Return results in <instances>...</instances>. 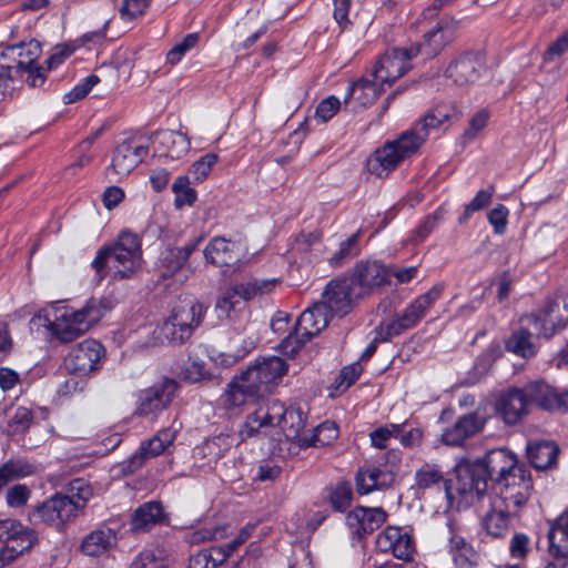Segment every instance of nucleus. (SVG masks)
<instances>
[{
    "mask_svg": "<svg viewBox=\"0 0 568 568\" xmlns=\"http://www.w3.org/2000/svg\"><path fill=\"white\" fill-rule=\"evenodd\" d=\"M460 116L454 105L437 104L410 129L377 149L367 161L368 171L378 178L387 176L400 162L420 150L433 130L439 129L446 122L458 121Z\"/></svg>",
    "mask_w": 568,
    "mask_h": 568,
    "instance_id": "nucleus-1",
    "label": "nucleus"
},
{
    "mask_svg": "<svg viewBox=\"0 0 568 568\" xmlns=\"http://www.w3.org/2000/svg\"><path fill=\"white\" fill-rule=\"evenodd\" d=\"M521 465L507 448L491 449L484 458L475 462L460 460L456 466L458 490L463 495L475 493L481 496L488 488V481L497 486Z\"/></svg>",
    "mask_w": 568,
    "mask_h": 568,
    "instance_id": "nucleus-2",
    "label": "nucleus"
},
{
    "mask_svg": "<svg viewBox=\"0 0 568 568\" xmlns=\"http://www.w3.org/2000/svg\"><path fill=\"white\" fill-rule=\"evenodd\" d=\"M141 264L142 248L138 235L123 231L113 244L104 245L97 252L91 267L100 282L110 271L115 280L130 278Z\"/></svg>",
    "mask_w": 568,
    "mask_h": 568,
    "instance_id": "nucleus-3",
    "label": "nucleus"
},
{
    "mask_svg": "<svg viewBox=\"0 0 568 568\" xmlns=\"http://www.w3.org/2000/svg\"><path fill=\"white\" fill-rule=\"evenodd\" d=\"M274 390L263 372L254 363L227 384L221 400L226 409L241 407L268 396Z\"/></svg>",
    "mask_w": 568,
    "mask_h": 568,
    "instance_id": "nucleus-4",
    "label": "nucleus"
},
{
    "mask_svg": "<svg viewBox=\"0 0 568 568\" xmlns=\"http://www.w3.org/2000/svg\"><path fill=\"white\" fill-rule=\"evenodd\" d=\"M329 315L325 303L321 302L305 310L298 316L293 332L281 342V352L288 357H294L307 341L328 325Z\"/></svg>",
    "mask_w": 568,
    "mask_h": 568,
    "instance_id": "nucleus-5",
    "label": "nucleus"
},
{
    "mask_svg": "<svg viewBox=\"0 0 568 568\" xmlns=\"http://www.w3.org/2000/svg\"><path fill=\"white\" fill-rule=\"evenodd\" d=\"M445 290L444 283L435 284L428 292L415 298L396 318L379 324V336L392 339L407 329L415 327L426 315L427 310L440 297Z\"/></svg>",
    "mask_w": 568,
    "mask_h": 568,
    "instance_id": "nucleus-6",
    "label": "nucleus"
},
{
    "mask_svg": "<svg viewBox=\"0 0 568 568\" xmlns=\"http://www.w3.org/2000/svg\"><path fill=\"white\" fill-rule=\"evenodd\" d=\"M79 514L80 506L64 497L63 493H58L32 507L28 513V519L32 525L44 524L60 530Z\"/></svg>",
    "mask_w": 568,
    "mask_h": 568,
    "instance_id": "nucleus-7",
    "label": "nucleus"
},
{
    "mask_svg": "<svg viewBox=\"0 0 568 568\" xmlns=\"http://www.w3.org/2000/svg\"><path fill=\"white\" fill-rule=\"evenodd\" d=\"M420 53V45L412 44L407 48H393L376 62L372 75L381 84H393L410 68L409 61Z\"/></svg>",
    "mask_w": 568,
    "mask_h": 568,
    "instance_id": "nucleus-8",
    "label": "nucleus"
},
{
    "mask_svg": "<svg viewBox=\"0 0 568 568\" xmlns=\"http://www.w3.org/2000/svg\"><path fill=\"white\" fill-rule=\"evenodd\" d=\"M498 498L495 500L519 511L532 495L534 484L530 471L525 465L508 475L496 486Z\"/></svg>",
    "mask_w": 568,
    "mask_h": 568,
    "instance_id": "nucleus-9",
    "label": "nucleus"
},
{
    "mask_svg": "<svg viewBox=\"0 0 568 568\" xmlns=\"http://www.w3.org/2000/svg\"><path fill=\"white\" fill-rule=\"evenodd\" d=\"M176 389L178 383L168 377H163L152 386L142 389L139 394L135 414L144 417L156 416L170 406Z\"/></svg>",
    "mask_w": 568,
    "mask_h": 568,
    "instance_id": "nucleus-10",
    "label": "nucleus"
},
{
    "mask_svg": "<svg viewBox=\"0 0 568 568\" xmlns=\"http://www.w3.org/2000/svg\"><path fill=\"white\" fill-rule=\"evenodd\" d=\"M528 408L535 405L544 410L561 412L568 410V389L559 393L544 381L530 382L519 387Z\"/></svg>",
    "mask_w": 568,
    "mask_h": 568,
    "instance_id": "nucleus-11",
    "label": "nucleus"
},
{
    "mask_svg": "<svg viewBox=\"0 0 568 568\" xmlns=\"http://www.w3.org/2000/svg\"><path fill=\"white\" fill-rule=\"evenodd\" d=\"M357 296L364 297L389 283L390 268L376 261L359 262L349 277Z\"/></svg>",
    "mask_w": 568,
    "mask_h": 568,
    "instance_id": "nucleus-12",
    "label": "nucleus"
},
{
    "mask_svg": "<svg viewBox=\"0 0 568 568\" xmlns=\"http://www.w3.org/2000/svg\"><path fill=\"white\" fill-rule=\"evenodd\" d=\"M484 64L485 60L480 52L467 51L448 64L445 77L458 87L471 84L480 77Z\"/></svg>",
    "mask_w": 568,
    "mask_h": 568,
    "instance_id": "nucleus-13",
    "label": "nucleus"
},
{
    "mask_svg": "<svg viewBox=\"0 0 568 568\" xmlns=\"http://www.w3.org/2000/svg\"><path fill=\"white\" fill-rule=\"evenodd\" d=\"M103 346L94 339H85L74 346L64 359L65 368L79 375L94 369L103 355Z\"/></svg>",
    "mask_w": 568,
    "mask_h": 568,
    "instance_id": "nucleus-14",
    "label": "nucleus"
},
{
    "mask_svg": "<svg viewBox=\"0 0 568 568\" xmlns=\"http://www.w3.org/2000/svg\"><path fill=\"white\" fill-rule=\"evenodd\" d=\"M358 298L361 296H357L351 278H336L327 284L322 303H325L329 314L343 316L352 310L354 301Z\"/></svg>",
    "mask_w": 568,
    "mask_h": 568,
    "instance_id": "nucleus-15",
    "label": "nucleus"
},
{
    "mask_svg": "<svg viewBox=\"0 0 568 568\" xmlns=\"http://www.w3.org/2000/svg\"><path fill=\"white\" fill-rule=\"evenodd\" d=\"M245 254L246 245L241 240L231 241L221 236L212 239L204 250L206 261L215 266L235 265Z\"/></svg>",
    "mask_w": 568,
    "mask_h": 568,
    "instance_id": "nucleus-16",
    "label": "nucleus"
},
{
    "mask_svg": "<svg viewBox=\"0 0 568 568\" xmlns=\"http://www.w3.org/2000/svg\"><path fill=\"white\" fill-rule=\"evenodd\" d=\"M486 425V417L471 412L459 416L442 434V442L447 446H462L466 439L479 434Z\"/></svg>",
    "mask_w": 568,
    "mask_h": 568,
    "instance_id": "nucleus-17",
    "label": "nucleus"
},
{
    "mask_svg": "<svg viewBox=\"0 0 568 568\" xmlns=\"http://www.w3.org/2000/svg\"><path fill=\"white\" fill-rule=\"evenodd\" d=\"M174 439L175 430L171 428L159 430L152 438L141 444L139 450L124 463L123 468L131 474L136 471L145 460L162 454Z\"/></svg>",
    "mask_w": 568,
    "mask_h": 568,
    "instance_id": "nucleus-18",
    "label": "nucleus"
},
{
    "mask_svg": "<svg viewBox=\"0 0 568 568\" xmlns=\"http://www.w3.org/2000/svg\"><path fill=\"white\" fill-rule=\"evenodd\" d=\"M519 511L494 500L490 510L483 518V527L493 538H506L514 523L519 521Z\"/></svg>",
    "mask_w": 568,
    "mask_h": 568,
    "instance_id": "nucleus-19",
    "label": "nucleus"
},
{
    "mask_svg": "<svg viewBox=\"0 0 568 568\" xmlns=\"http://www.w3.org/2000/svg\"><path fill=\"white\" fill-rule=\"evenodd\" d=\"M458 29V20L453 17H444L439 20L436 28L425 33L424 42L419 44L420 51L423 50L426 57L437 55L456 38Z\"/></svg>",
    "mask_w": 568,
    "mask_h": 568,
    "instance_id": "nucleus-20",
    "label": "nucleus"
},
{
    "mask_svg": "<svg viewBox=\"0 0 568 568\" xmlns=\"http://www.w3.org/2000/svg\"><path fill=\"white\" fill-rule=\"evenodd\" d=\"M169 524L161 501L151 500L140 505L131 515L130 529L134 534H145L155 526Z\"/></svg>",
    "mask_w": 568,
    "mask_h": 568,
    "instance_id": "nucleus-21",
    "label": "nucleus"
},
{
    "mask_svg": "<svg viewBox=\"0 0 568 568\" xmlns=\"http://www.w3.org/2000/svg\"><path fill=\"white\" fill-rule=\"evenodd\" d=\"M387 514L382 508L355 507L348 513L346 521L353 535L362 538L374 532L386 520Z\"/></svg>",
    "mask_w": 568,
    "mask_h": 568,
    "instance_id": "nucleus-22",
    "label": "nucleus"
},
{
    "mask_svg": "<svg viewBox=\"0 0 568 568\" xmlns=\"http://www.w3.org/2000/svg\"><path fill=\"white\" fill-rule=\"evenodd\" d=\"M496 410L507 425H517L529 414V408L519 387H511L503 392L497 399Z\"/></svg>",
    "mask_w": 568,
    "mask_h": 568,
    "instance_id": "nucleus-23",
    "label": "nucleus"
},
{
    "mask_svg": "<svg viewBox=\"0 0 568 568\" xmlns=\"http://www.w3.org/2000/svg\"><path fill=\"white\" fill-rule=\"evenodd\" d=\"M396 476L395 465L392 462L389 468L363 467L356 473V491L359 495H367L375 489L390 486Z\"/></svg>",
    "mask_w": 568,
    "mask_h": 568,
    "instance_id": "nucleus-24",
    "label": "nucleus"
},
{
    "mask_svg": "<svg viewBox=\"0 0 568 568\" xmlns=\"http://www.w3.org/2000/svg\"><path fill=\"white\" fill-rule=\"evenodd\" d=\"M148 153V146L135 145L132 141L125 140L114 149L109 170L118 175H128Z\"/></svg>",
    "mask_w": 568,
    "mask_h": 568,
    "instance_id": "nucleus-25",
    "label": "nucleus"
},
{
    "mask_svg": "<svg viewBox=\"0 0 568 568\" xmlns=\"http://www.w3.org/2000/svg\"><path fill=\"white\" fill-rule=\"evenodd\" d=\"M205 307L194 298L181 300L169 316L175 325L182 327V333L193 334V331L202 323Z\"/></svg>",
    "mask_w": 568,
    "mask_h": 568,
    "instance_id": "nucleus-26",
    "label": "nucleus"
},
{
    "mask_svg": "<svg viewBox=\"0 0 568 568\" xmlns=\"http://www.w3.org/2000/svg\"><path fill=\"white\" fill-rule=\"evenodd\" d=\"M559 311L560 306L558 303L548 302L538 315L531 314L526 316L524 321L534 326L536 335L549 338L558 328L566 326L567 321L558 318Z\"/></svg>",
    "mask_w": 568,
    "mask_h": 568,
    "instance_id": "nucleus-27",
    "label": "nucleus"
},
{
    "mask_svg": "<svg viewBox=\"0 0 568 568\" xmlns=\"http://www.w3.org/2000/svg\"><path fill=\"white\" fill-rule=\"evenodd\" d=\"M306 424V415L300 407L286 408L282 422V430L287 440L296 443L301 448H307L313 445L310 435L303 433Z\"/></svg>",
    "mask_w": 568,
    "mask_h": 568,
    "instance_id": "nucleus-28",
    "label": "nucleus"
},
{
    "mask_svg": "<svg viewBox=\"0 0 568 568\" xmlns=\"http://www.w3.org/2000/svg\"><path fill=\"white\" fill-rule=\"evenodd\" d=\"M286 408L278 400H272L265 406L257 408L247 417L246 435L252 436L257 428L265 426H281Z\"/></svg>",
    "mask_w": 568,
    "mask_h": 568,
    "instance_id": "nucleus-29",
    "label": "nucleus"
},
{
    "mask_svg": "<svg viewBox=\"0 0 568 568\" xmlns=\"http://www.w3.org/2000/svg\"><path fill=\"white\" fill-rule=\"evenodd\" d=\"M549 524L547 537L550 555L557 560L568 559V509Z\"/></svg>",
    "mask_w": 568,
    "mask_h": 568,
    "instance_id": "nucleus-30",
    "label": "nucleus"
},
{
    "mask_svg": "<svg viewBox=\"0 0 568 568\" xmlns=\"http://www.w3.org/2000/svg\"><path fill=\"white\" fill-rule=\"evenodd\" d=\"M447 548L454 564L458 568H474L477 566L479 561V554L462 535L452 532Z\"/></svg>",
    "mask_w": 568,
    "mask_h": 568,
    "instance_id": "nucleus-31",
    "label": "nucleus"
},
{
    "mask_svg": "<svg viewBox=\"0 0 568 568\" xmlns=\"http://www.w3.org/2000/svg\"><path fill=\"white\" fill-rule=\"evenodd\" d=\"M559 448L554 442H536L527 446L529 463L537 470H545L556 465Z\"/></svg>",
    "mask_w": 568,
    "mask_h": 568,
    "instance_id": "nucleus-32",
    "label": "nucleus"
},
{
    "mask_svg": "<svg viewBox=\"0 0 568 568\" xmlns=\"http://www.w3.org/2000/svg\"><path fill=\"white\" fill-rule=\"evenodd\" d=\"M4 540L7 545L16 546V552H26L38 542V534L33 528L23 526L17 519H11Z\"/></svg>",
    "mask_w": 568,
    "mask_h": 568,
    "instance_id": "nucleus-33",
    "label": "nucleus"
},
{
    "mask_svg": "<svg viewBox=\"0 0 568 568\" xmlns=\"http://www.w3.org/2000/svg\"><path fill=\"white\" fill-rule=\"evenodd\" d=\"M376 80L359 79L352 83L348 88V94L346 95L344 103L347 104L351 100H354L361 106H367L373 104L382 93V89L377 84Z\"/></svg>",
    "mask_w": 568,
    "mask_h": 568,
    "instance_id": "nucleus-34",
    "label": "nucleus"
},
{
    "mask_svg": "<svg viewBox=\"0 0 568 568\" xmlns=\"http://www.w3.org/2000/svg\"><path fill=\"white\" fill-rule=\"evenodd\" d=\"M116 542V536L110 528L97 529L90 532L81 542V550L88 556H99Z\"/></svg>",
    "mask_w": 568,
    "mask_h": 568,
    "instance_id": "nucleus-35",
    "label": "nucleus"
},
{
    "mask_svg": "<svg viewBox=\"0 0 568 568\" xmlns=\"http://www.w3.org/2000/svg\"><path fill=\"white\" fill-rule=\"evenodd\" d=\"M160 143L165 149V156L176 160L190 150V140L180 131H166L160 134Z\"/></svg>",
    "mask_w": 568,
    "mask_h": 568,
    "instance_id": "nucleus-36",
    "label": "nucleus"
},
{
    "mask_svg": "<svg viewBox=\"0 0 568 568\" xmlns=\"http://www.w3.org/2000/svg\"><path fill=\"white\" fill-rule=\"evenodd\" d=\"M32 474V466L22 459H9L0 466V493L10 483Z\"/></svg>",
    "mask_w": 568,
    "mask_h": 568,
    "instance_id": "nucleus-37",
    "label": "nucleus"
},
{
    "mask_svg": "<svg viewBox=\"0 0 568 568\" xmlns=\"http://www.w3.org/2000/svg\"><path fill=\"white\" fill-rule=\"evenodd\" d=\"M506 349L524 358L532 357L536 349L530 331L526 327L515 331L506 342Z\"/></svg>",
    "mask_w": 568,
    "mask_h": 568,
    "instance_id": "nucleus-38",
    "label": "nucleus"
},
{
    "mask_svg": "<svg viewBox=\"0 0 568 568\" xmlns=\"http://www.w3.org/2000/svg\"><path fill=\"white\" fill-rule=\"evenodd\" d=\"M255 364L264 373L267 381L272 383L274 389L287 372L285 361L278 356L261 357L255 361Z\"/></svg>",
    "mask_w": 568,
    "mask_h": 568,
    "instance_id": "nucleus-39",
    "label": "nucleus"
},
{
    "mask_svg": "<svg viewBox=\"0 0 568 568\" xmlns=\"http://www.w3.org/2000/svg\"><path fill=\"white\" fill-rule=\"evenodd\" d=\"M446 214L444 206H439L434 213L426 215L418 226L412 232L408 242L417 245L425 241V239L436 229L443 221Z\"/></svg>",
    "mask_w": 568,
    "mask_h": 568,
    "instance_id": "nucleus-40",
    "label": "nucleus"
},
{
    "mask_svg": "<svg viewBox=\"0 0 568 568\" xmlns=\"http://www.w3.org/2000/svg\"><path fill=\"white\" fill-rule=\"evenodd\" d=\"M181 329V326L175 325V322H172V320L168 317L158 326L154 333L161 344L181 345L192 336L190 333H182Z\"/></svg>",
    "mask_w": 568,
    "mask_h": 568,
    "instance_id": "nucleus-41",
    "label": "nucleus"
},
{
    "mask_svg": "<svg viewBox=\"0 0 568 568\" xmlns=\"http://www.w3.org/2000/svg\"><path fill=\"white\" fill-rule=\"evenodd\" d=\"M71 321H73L74 325L81 328V332L84 334L90 329V327L99 321L100 318V310L97 306L95 301L91 300L83 306L81 310L64 312Z\"/></svg>",
    "mask_w": 568,
    "mask_h": 568,
    "instance_id": "nucleus-42",
    "label": "nucleus"
},
{
    "mask_svg": "<svg viewBox=\"0 0 568 568\" xmlns=\"http://www.w3.org/2000/svg\"><path fill=\"white\" fill-rule=\"evenodd\" d=\"M63 495L74 504L79 505L81 513L84 509L87 503L92 498L93 489L85 479L75 478L69 483Z\"/></svg>",
    "mask_w": 568,
    "mask_h": 568,
    "instance_id": "nucleus-43",
    "label": "nucleus"
},
{
    "mask_svg": "<svg viewBox=\"0 0 568 568\" xmlns=\"http://www.w3.org/2000/svg\"><path fill=\"white\" fill-rule=\"evenodd\" d=\"M185 262L183 257L180 255V252L174 247H168L165 251L161 253L159 261V270L160 277L163 280L172 277L176 272H179Z\"/></svg>",
    "mask_w": 568,
    "mask_h": 568,
    "instance_id": "nucleus-44",
    "label": "nucleus"
},
{
    "mask_svg": "<svg viewBox=\"0 0 568 568\" xmlns=\"http://www.w3.org/2000/svg\"><path fill=\"white\" fill-rule=\"evenodd\" d=\"M53 334L63 343H69L81 336V328L74 325L73 321L63 313L51 325Z\"/></svg>",
    "mask_w": 568,
    "mask_h": 568,
    "instance_id": "nucleus-45",
    "label": "nucleus"
},
{
    "mask_svg": "<svg viewBox=\"0 0 568 568\" xmlns=\"http://www.w3.org/2000/svg\"><path fill=\"white\" fill-rule=\"evenodd\" d=\"M172 191L175 194L174 204L178 209L184 205H192L196 200V192L190 187V178L187 175L179 176L172 185Z\"/></svg>",
    "mask_w": 568,
    "mask_h": 568,
    "instance_id": "nucleus-46",
    "label": "nucleus"
},
{
    "mask_svg": "<svg viewBox=\"0 0 568 568\" xmlns=\"http://www.w3.org/2000/svg\"><path fill=\"white\" fill-rule=\"evenodd\" d=\"M353 491L348 481H339L331 490L329 501L334 510L344 511L352 503Z\"/></svg>",
    "mask_w": 568,
    "mask_h": 568,
    "instance_id": "nucleus-47",
    "label": "nucleus"
},
{
    "mask_svg": "<svg viewBox=\"0 0 568 568\" xmlns=\"http://www.w3.org/2000/svg\"><path fill=\"white\" fill-rule=\"evenodd\" d=\"M444 481V476L437 465L425 464L416 473V486L422 489L429 488Z\"/></svg>",
    "mask_w": 568,
    "mask_h": 568,
    "instance_id": "nucleus-48",
    "label": "nucleus"
},
{
    "mask_svg": "<svg viewBox=\"0 0 568 568\" xmlns=\"http://www.w3.org/2000/svg\"><path fill=\"white\" fill-rule=\"evenodd\" d=\"M199 33H189L180 42L173 45V48L166 54V62L174 65L181 61L187 51L193 49L199 42Z\"/></svg>",
    "mask_w": 568,
    "mask_h": 568,
    "instance_id": "nucleus-49",
    "label": "nucleus"
},
{
    "mask_svg": "<svg viewBox=\"0 0 568 568\" xmlns=\"http://www.w3.org/2000/svg\"><path fill=\"white\" fill-rule=\"evenodd\" d=\"M359 232L353 234L346 241L341 243L338 252H336L331 258L329 264L333 267L342 266L346 261L351 260L357 254L356 244L358 241Z\"/></svg>",
    "mask_w": 568,
    "mask_h": 568,
    "instance_id": "nucleus-50",
    "label": "nucleus"
},
{
    "mask_svg": "<svg viewBox=\"0 0 568 568\" xmlns=\"http://www.w3.org/2000/svg\"><path fill=\"white\" fill-rule=\"evenodd\" d=\"M404 530L399 527H386L376 538V546L383 552L390 551L394 554L395 547L400 538H403Z\"/></svg>",
    "mask_w": 568,
    "mask_h": 568,
    "instance_id": "nucleus-51",
    "label": "nucleus"
},
{
    "mask_svg": "<svg viewBox=\"0 0 568 568\" xmlns=\"http://www.w3.org/2000/svg\"><path fill=\"white\" fill-rule=\"evenodd\" d=\"M217 161V154L212 152L206 153L197 161H195L190 169V174L193 176V180L196 182H202L205 180Z\"/></svg>",
    "mask_w": 568,
    "mask_h": 568,
    "instance_id": "nucleus-52",
    "label": "nucleus"
},
{
    "mask_svg": "<svg viewBox=\"0 0 568 568\" xmlns=\"http://www.w3.org/2000/svg\"><path fill=\"white\" fill-rule=\"evenodd\" d=\"M338 437V428L333 422H324L318 425L314 433L310 435L313 440L312 446H325Z\"/></svg>",
    "mask_w": 568,
    "mask_h": 568,
    "instance_id": "nucleus-53",
    "label": "nucleus"
},
{
    "mask_svg": "<svg viewBox=\"0 0 568 568\" xmlns=\"http://www.w3.org/2000/svg\"><path fill=\"white\" fill-rule=\"evenodd\" d=\"M19 48L21 51L19 52L20 58H26V60H20L17 64V68H31L32 65H37L36 61L41 54V45L37 40H31L28 43H21L18 47H11V50Z\"/></svg>",
    "mask_w": 568,
    "mask_h": 568,
    "instance_id": "nucleus-54",
    "label": "nucleus"
},
{
    "mask_svg": "<svg viewBox=\"0 0 568 568\" xmlns=\"http://www.w3.org/2000/svg\"><path fill=\"white\" fill-rule=\"evenodd\" d=\"M31 497V489L24 484L10 487L6 494V501L10 508L24 507Z\"/></svg>",
    "mask_w": 568,
    "mask_h": 568,
    "instance_id": "nucleus-55",
    "label": "nucleus"
},
{
    "mask_svg": "<svg viewBox=\"0 0 568 568\" xmlns=\"http://www.w3.org/2000/svg\"><path fill=\"white\" fill-rule=\"evenodd\" d=\"M33 420L32 412L23 406H20L16 409L13 416L9 420V429L11 434H20L24 433L29 429L31 423Z\"/></svg>",
    "mask_w": 568,
    "mask_h": 568,
    "instance_id": "nucleus-56",
    "label": "nucleus"
},
{
    "mask_svg": "<svg viewBox=\"0 0 568 568\" xmlns=\"http://www.w3.org/2000/svg\"><path fill=\"white\" fill-rule=\"evenodd\" d=\"M531 549V540L528 535L524 532H514L509 541V554L513 558L524 559L528 556Z\"/></svg>",
    "mask_w": 568,
    "mask_h": 568,
    "instance_id": "nucleus-57",
    "label": "nucleus"
},
{
    "mask_svg": "<svg viewBox=\"0 0 568 568\" xmlns=\"http://www.w3.org/2000/svg\"><path fill=\"white\" fill-rule=\"evenodd\" d=\"M271 284L272 282L254 280L253 282L234 285L231 287V291L237 298L251 300Z\"/></svg>",
    "mask_w": 568,
    "mask_h": 568,
    "instance_id": "nucleus-58",
    "label": "nucleus"
},
{
    "mask_svg": "<svg viewBox=\"0 0 568 568\" xmlns=\"http://www.w3.org/2000/svg\"><path fill=\"white\" fill-rule=\"evenodd\" d=\"M225 536L224 526L203 527L200 528L189 536L190 544H202L205 541L217 540Z\"/></svg>",
    "mask_w": 568,
    "mask_h": 568,
    "instance_id": "nucleus-59",
    "label": "nucleus"
},
{
    "mask_svg": "<svg viewBox=\"0 0 568 568\" xmlns=\"http://www.w3.org/2000/svg\"><path fill=\"white\" fill-rule=\"evenodd\" d=\"M150 0H123L119 9L120 17L123 20H134L142 16L149 8Z\"/></svg>",
    "mask_w": 568,
    "mask_h": 568,
    "instance_id": "nucleus-60",
    "label": "nucleus"
},
{
    "mask_svg": "<svg viewBox=\"0 0 568 568\" xmlns=\"http://www.w3.org/2000/svg\"><path fill=\"white\" fill-rule=\"evenodd\" d=\"M100 82V78L95 74H91L84 79V81L75 85L68 94H65V103H73L88 95L91 89Z\"/></svg>",
    "mask_w": 568,
    "mask_h": 568,
    "instance_id": "nucleus-61",
    "label": "nucleus"
},
{
    "mask_svg": "<svg viewBox=\"0 0 568 568\" xmlns=\"http://www.w3.org/2000/svg\"><path fill=\"white\" fill-rule=\"evenodd\" d=\"M402 432V426L392 424L389 427H379L371 433L372 445L376 448L383 449L386 447V442L392 436H398Z\"/></svg>",
    "mask_w": 568,
    "mask_h": 568,
    "instance_id": "nucleus-62",
    "label": "nucleus"
},
{
    "mask_svg": "<svg viewBox=\"0 0 568 568\" xmlns=\"http://www.w3.org/2000/svg\"><path fill=\"white\" fill-rule=\"evenodd\" d=\"M339 108L341 101L336 97L331 95L320 102L316 108L315 116L325 123L337 113Z\"/></svg>",
    "mask_w": 568,
    "mask_h": 568,
    "instance_id": "nucleus-63",
    "label": "nucleus"
},
{
    "mask_svg": "<svg viewBox=\"0 0 568 568\" xmlns=\"http://www.w3.org/2000/svg\"><path fill=\"white\" fill-rule=\"evenodd\" d=\"M130 568H165V564L153 551H143L133 560Z\"/></svg>",
    "mask_w": 568,
    "mask_h": 568,
    "instance_id": "nucleus-64",
    "label": "nucleus"
}]
</instances>
